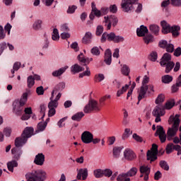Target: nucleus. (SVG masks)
<instances>
[{
  "mask_svg": "<svg viewBox=\"0 0 181 181\" xmlns=\"http://www.w3.org/2000/svg\"><path fill=\"white\" fill-rule=\"evenodd\" d=\"M129 88V85L126 84L124 86H123L120 90H118L117 92V97H121L124 93L127 92V90Z\"/></svg>",
  "mask_w": 181,
  "mask_h": 181,
  "instance_id": "obj_40",
  "label": "nucleus"
},
{
  "mask_svg": "<svg viewBox=\"0 0 181 181\" xmlns=\"http://www.w3.org/2000/svg\"><path fill=\"white\" fill-rule=\"evenodd\" d=\"M107 40L109 42H114V43H121L124 42L125 38L121 35H116L114 33H107Z\"/></svg>",
  "mask_w": 181,
  "mask_h": 181,
  "instance_id": "obj_10",
  "label": "nucleus"
},
{
  "mask_svg": "<svg viewBox=\"0 0 181 181\" xmlns=\"http://www.w3.org/2000/svg\"><path fill=\"white\" fill-rule=\"evenodd\" d=\"M60 35H59V30L54 28L52 33V40H59Z\"/></svg>",
  "mask_w": 181,
  "mask_h": 181,
  "instance_id": "obj_51",
  "label": "nucleus"
},
{
  "mask_svg": "<svg viewBox=\"0 0 181 181\" xmlns=\"http://www.w3.org/2000/svg\"><path fill=\"white\" fill-rule=\"evenodd\" d=\"M132 135V131H131V129L127 128L124 129V132L122 136V139H127L129 138V136Z\"/></svg>",
  "mask_w": 181,
  "mask_h": 181,
  "instance_id": "obj_42",
  "label": "nucleus"
},
{
  "mask_svg": "<svg viewBox=\"0 0 181 181\" xmlns=\"http://www.w3.org/2000/svg\"><path fill=\"white\" fill-rule=\"evenodd\" d=\"M132 138L133 139H134V141H136V142H144V139L141 136L138 135L136 133L133 134Z\"/></svg>",
  "mask_w": 181,
  "mask_h": 181,
  "instance_id": "obj_52",
  "label": "nucleus"
},
{
  "mask_svg": "<svg viewBox=\"0 0 181 181\" xmlns=\"http://www.w3.org/2000/svg\"><path fill=\"white\" fill-rule=\"evenodd\" d=\"M180 115H175V116L171 115L168 119V124L172 125V127L168 128L167 131V139L168 141H172V138L176 135L177 131H179V125L180 124Z\"/></svg>",
  "mask_w": 181,
  "mask_h": 181,
  "instance_id": "obj_2",
  "label": "nucleus"
},
{
  "mask_svg": "<svg viewBox=\"0 0 181 181\" xmlns=\"http://www.w3.org/2000/svg\"><path fill=\"white\" fill-rule=\"evenodd\" d=\"M40 114H42V119H43V118H45V115L46 114V105H40Z\"/></svg>",
  "mask_w": 181,
  "mask_h": 181,
  "instance_id": "obj_60",
  "label": "nucleus"
},
{
  "mask_svg": "<svg viewBox=\"0 0 181 181\" xmlns=\"http://www.w3.org/2000/svg\"><path fill=\"white\" fill-rule=\"evenodd\" d=\"M146 156L147 160H149L151 163H152V162H155V160L158 159V153H153L151 151H148Z\"/></svg>",
  "mask_w": 181,
  "mask_h": 181,
  "instance_id": "obj_24",
  "label": "nucleus"
},
{
  "mask_svg": "<svg viewBox=\"0 0 181 181\" xmlns=\"http://www.w3.org/2000/svg\"><path fill=\"white\" fill-rule=\"evenodd\" d=\"M33 28L35 30H39V29H40V28H42V20H37L34 23Z\"/></svg>",
  "mask_w": 181,
  "mask_h": 181,
  "instance_id": "obj_50",
  "label": "nucleus"
},
{
  "mask_svg": "<svg viewBox=\"0 0 181 181\" xmlns=\"http://www.w3.org/2000/svg\"><path fill=\"white\" fill-rule=\"evenodd\" d=\"M104 62L107 66L111 64V62H112V53L111 52V49H107L105 50Z\"/></svg>",
  "mask_w": 181,
  "mask_h": 181,
  "instance_id": "obj_19",
  "label": "nucleus"
},
{
  "mask_svg": "<svg viewBox=\"0 0 181 181\" xmlns=\"http://www.w3.org/2000/svg\"><path fill=\"white\" fill-rule=\"evenodd\" d=\"M93 175L96 179L103 177V173L102 169H96L93 171Z\"/></svg>",
  "mask_w": 181,
  "mask_h": 181,
  "instance_id": "obj_45",
  "label": "nucleus"
},
{
  "mask_svg": "<svg viewBox=\"0 0 181 181\" xmlns=\"http://www.w3.org/2000/svg\"><path fill=\"white\" fill-rule=\"evenodd\" d=\"M64 87H66V85L63 83H59L55 88L52 92V96L50 98V102L48 103V108H53L55 109L59 107V102H57L56 100H53L54 97V93L56 91H60L61 90H64Z\"/></svg>",
  "mask_w": 181,
  "mask_h": 181,
  "instance_id": "obj_6",
  "label": "nucleus"
},
{
  "mask_svg": "<svg viewBox=\"0 0 181 181\" xmlns=\"http://www.w3.org/2000/svg\"><path fill=\"white\" fill-rule=\"evenodd\" d=\"M124 158L127 160H132V159H134L135 158V154L132 150L126 148L124 151Z\"/></svg>",
  "mask_w": 181,
  "mask_h": 181,
  "instance_id": "obj_21",
  "label": "nucleus"
},
{
  "mask_svg": "<svg viewBox=\"0 0 181 181\" xmlns=\"http://www.w3.org/2000/svg\"><path fill=\"white\" fill-rule=\"evenodd\" d=\"M153 117H158L165 115V108L162 105H158L154 107L152 111Z\"/></svg>",
  "mask_w": 181,
  "mask_h": 181,
  "instance_id": "obj_12",
  "label": "nucleus"
},
{
  "mask_svg": "<svg viewBox=\"0 0 181 181\" xmlns=\"http://www.w3.org/2000/svg\"><path fill=\"white\" fill-rule=\"evenodd\" d=\"M105 26L107 28V30H110L111 29V25L115 28V25L118 23V18L115 16H105Z\"/></svg>",
  "mask_w": 181,
  "mask_h": 181,
  "instance_id": "obj_8",
  "label": "nucleus"
},
{
  "mask_svg": "<svg viewBox=\"0 0 181 181\" xmlns=\"http://www.w3.org/2000/svg\"><path fill=\"white\" fill-rule=\"evenodd\" d=\"M180 30V26L179 25H173L170 28V33H172L174 37H177L179 36V31Z\"/></svg>",
  "mask_w": 181,
  "mask_h": 181,
  "instance_id": "obj_31",
  "label": "nucleus"
},
{
  "mask_svg": "<svg viewBox=\"0 0 181 181\" xmlns=\"http://www.w3.org/2000/svg\"><path fill=\"white\" fill-rule=\"evenodd\" d=\"M33 127H26L21 134L24 138H25L28 141L30 136L33 135Z\"/></svg>",
  "mask_w": 181,
  "mask_h": 181,
  "instance_id": "obj_23",
  "label": "nucleus"
},
{
  "mask_svg": "<svg viewBox=\"0 0 181 181\" xmlns=\"http://www.w3.org/2000/svg\"><path fill=\"white\" fill-rule=\"evenodd\" d=\"M155 136H158L161 144H163L166 141V132H165L163 127L160 125L157 126Z\"/></svg>",
  "mask_w": 181,
  "mask_h": 181,
  "instance_id": "obj_9",
  "label": "nucleus"
},
{
  "mask_svg": "<svg viewBox=\"0 0 181 181\" xmlns=\"http://www.w3.org/2000/svg\"><path fill=\"white\" fill-rule=\"evenodd\" d=\"M160 25L162 28V33H163V35H168V33H170V28L172 26H170L168 22L163 21H161Z\"/></svg>",
  "mask_w": 181,
  "mask_h": 181,
  "instance_id": "obj_18",
  "label": "nucleus"
},
{
  "mask_svg": "<svg viewBox=\"0 0 181 181\" xmlns=\"http://www.w3.org/2000/svg\"><path fill=\"white\" fill-rule=\"evenodd\" d=\"M68 69H69V66H64L57 71H53L52 76L54 77H59V76H62V74H63V73H64Z\"/></svg>",
  "mask_w": 181,
  "mask_h": 181,
  "instance_id": "obj_28",
  "label": "nucleus"
},
{
  "mask_svg": "<svg viewBox=\"0 0 181 181\" xmlns=\"http://www.w3.org/2000/svg\"><path fill=\"white\" fill-rule=\"evenodd\" d=\"M11 153L13 155V159H16V160H19L22 153H23V151H22V148L14 147L11 149Z\"/></svg>",
  "mask_w": 181,
  "mask_h": 181,
  "instance_id": "obj_14",
  "label": "nucleus"
},
{
  "mask_svg": "<svg viewBox=\"0 0 181 181\" xmlns=\"http://www.w3.org/2000/svg\"><path fill=\"white\" fill-rule=\"evenodd\" d=\"M180 148V145H175L173 144V143H170L167 145L165 148V152L168 155H169L170 153H172L173 151H179Z\"/></svg>",
  "mask_w": 181,
  "mask_h": 181,
  "instance_id": "obj_16",
  "label": "nucleus"
},
{
  "mask_svg": "<svg viewBox=\"0 0 181 181\" xmlns=\"http://www.w3.org/2000/svg\"><path fill=\"white\" fill-rule=\"evenodd\" d=\"M71 71L73 74L80 73V71H84V67L81 66L78 64H75L71 67Z\"/></svg>",
  "mask_w": 181,
  "mask_h": 181,
  "instance_id": "obj_26",
  "label": "nucleus"
},
{
  "mask_svg": "<svg viewBox=\"0 0 181 181\" xmlns=\"http://www.w3.org/2000/svg\"><path fill=\"white\" fill-rule=\"evenodd\" d=\"M37 95H43L45 94V88L43 86H39L36 88Z\"/></svg>",
  "mask_w": 181,
  "mask_h": 181,
  "instance_id": "obj_58",
  "label": "nucleus"
},
{
  "mask_svg": "<svg viewBox=\"0 0 181 181\" xmlns=\"http://www.w3.org/2000/svg\"><path fill=\"white\" fill-rule=\"evenodd\" d=\"M91 39H93V34L91 33L88 32L85 34V36L82 39V42L84 45H87L91 42Z\"/></svg>",
  "mask_w": 181,
  "mask_h": 181,
  "instance_id": "obj_29",
  "label": "nucleus"
},
{
  "mask_svg": "<svg viewBox=\"0 0 181 181\" xmlns=\"http://www.w3.org/2000/svg\"><path fill=\"white\" fill-rule=\"evenodd\" d=\"M173 6H181V0H171Z\"/></svg>",
  "mask_w": 181,
  "mask_h": 181,
  "instance_id": "obj_64",
  "label": "nucleus"
},
{
  "mask_svg": "<svg viewBox=\"0 0 181 181\" xmlns=\"http://www.w3.org/2000/svg\"><path fill=\"white\" fill-rule=\"evenodd\" d=\"M175 104L176 101H175V99H170L165 103V106L163 107L164 110H172Z\"/></svg>",
  "mask_w": 181,
  "mask_h": 181,
  "instance_id": "obj_30",
  "label": "nucleus"
},
{
  "mask_svg": "<svg viewBox=\"0 0 181 181\" xmlns=\"http://www.w3.org/2000/svg\"><path fill=\"white\" fill-rule=\"evenodd\" d=\"M129 67L127 65H124L122 68V73L124 76H129Z\"/></svg>",
  "mask_w": 181,
  "mask_h": 181,
  "instance_id": "obj_55",
  "label": "nucleus"
},
{
  "mask_svg": "<svg viewBox=\"0 0 181 181\" xmlns=\"http://www.w3.org/2000/svg\"><path fill=\"white\" fill-rule=\"evenodd\" d=\"M76 9H77V6H69L67 10V13H74V12H76Z\"/></svg>",
  "mask_w": 181,
  "mask_h": 181,
  "instance_id": "obj_63",
  "label": "nucleus"
},
{
  "mask_svg": "<svg viewBox=\"0 0 181 181\" xmlns=\"http://www.w3.org/2000/svg\"><path fill=\"white\" fill-rule=\"evenodd\" d=\"M150 60L151 62H155L158 60V53L156 52H153L150 54Z\"/></svg>",
  "mask_w": 181,
  "mask_h": 181,
  "instance_id": "obj_61",
  "label": "nucleus"
},
{
  "mask_svg": "<svg viewBox=\"0 0 181 181\" xmlns=\"http://www.w3.org/2000/svg\"><path fill=\"white\" fill-rule=\"evenodd\" d=\"M160 64L161 67H165V73L168 74L174 69V71H179L180 69V62H175L172 61V57L169 53H165L160 59Z\"/></svg>",
  "mask_w": 181,
  "mask_h": 181,
  "instance_id": "obj_1",
  "label": "nucleus"
},
{
  "mask_svg": "<svg viewBox=\"0 0 181 181\" xmlns=\"http://www.w3.org/2000/svg\"><path fill=\"white\" fill-rule=\"evenodd\" d=\"M140 173L144 175H149L151 173V168L148 166L142 165L140 167Z\"/></svg>",
  "mask_w": 181,
  "mask_h": 181,
  "instance_id": "obj_46",
  "label": "nucleus"
},
{
  "mask_svg": "<svg viewBox=\"0 0 181 181\" xmlns=\"http://www.w3.org/2000/svg\"><path fill=\"white\" fill-rule=\"evenodd\" d=\"M81 176L82 180H86V179H87V176H88V170H87V168H81L79 170L77 175V179L78 180H81Z\"/></svg>",
  "mask_w": 181,
  "mask_h": 181,
  "instance_id": "obj_22",
  "label": "nucleus"
},
{
  "mask_svg": "<svg viewBox=\"0 0 181 181\" xmlns=\"http://www.w3.org/2000/svg\"><path fill=\"white\" fill-rule=\"evenodd\" d=\"M83 117H84V112H78L71 117V119L73 121H76L77 122H79V121H81V119H83Z\"/></svg>",
  "mask_w": 181,
  "mask_h": 181,
  "instance_id": "obj_32",
  "label": "nucleus"
},
{
  "mask_svg": "<svg viewBox=\"0 0 181 181\" xmlns=\"http://www.w3.org/2000/svg\"><path fill=\"white\" fill-rule=\"evenodd\" d=\"M143 40L146 45H149V43H153V35H147L144 37Z\"/></svg>",
  "mask_w": 181,
  "mask_h": 181,
  "instance_id": "obj_38",
  "label": "nucleus"
},
{
  "mask_svg": "<svg viewBox=\"0 0 181 181\" xmlns=\"http://www.w3.org/2000/svg\"><path fill=\"white\" fill-rule=\"evenodd\" d=\"M91 76V71H90V68L86 66V70L83 73L79 74V78H83V77H90Z\"/></svg>",
  "mask_w": 181,
  "mask_h": 181,
  "instance_id": "obj_41",
  "label": "nucleus"
},
{
  "mask_svg": "<svg viewBox=\"0 0 181 181\" xmlns=\"http://www.w3.org/2000/svg\"><path fill=\"white\" fill-rule=\"evenodd\" d=\"M101 11L98 10V9H95L93 10L89 16V18L91 21H93L95 18V16H96L97 18H100V16H101Z\"/></svg>",
  "mask_w": 181,
  "mask_h": 181,
  "instance_id": "obj_34",
  "label": "nucleus"
},
{
  "mask_svg": "<svg viewBox=\"0 0 181 181\" xmlns=\"http://www.w3.org/2000/svg\"><path fill=\"white\" fill-rule=\"evenodd\" d=\"M28 101V93H24L19 100L13 103V112L16 115H21L23 112V107Z\"/></svg>",
  "mask_w": 181,
  "mask_h": 181,
  "instance_id": "obj_5",
  "label": "nucleus"
},
{
  "mask_svg": "<svg viewBox=\"0 0 181 181\" xmlns=\"http://www.w3.org/2000/svg\"><path fill=\"white\" fill-rule=\"evenodd\" d=\"M159 47H161V49H166V47L168 46V41L165 40H162L158 43Z\"/></svg>",
  "mask_w": 181,
  "mask_h": 181,
  "instance_id": "obj_59",
  "label": "nucleus"
},
{
  "mask_svg": "<svg viewBox=\"0 0 181 181\" xmlns=\"http://www.w3.org/2000/svg\"><path fill=\"white\" fill-rule=\"evenodd\" d=\"M26 142H28V140L26 139V138L23 137V136L21 135V136L17 137L15 139L14 144H15L16 148H22V146H23L25 144H26Z\"/></svg>",
  "mask_w": 181,
  "mask_h": 181,
  "instance_id": "obj_15",
  "label": "nucleus"
},
{
  "mask_svg": "<svg viewBox=\"0 0 181 181\" xmlns=\"http://www.w3.org/2000/svg\"><path fill=\"white\" fill-rule=\"evenodd\" d=\"M27 181H45L47 179V173L43 170H34L25 174Z\"/></svg>",
  "mask_w": 181,
  "mask_h": 181,
  "instance_id": "obj_4",
  "label": "nucleus"
},
{
  "mask_svg": "<svg viewBox=\"0 0 181 181\" xmlns=\"http://www.w3.org/2000/svg\"><path fill=\"white\" fill-rule=\"evenodd\" d=\"M103 176L106 177H110L112 175V171L110 169L103 170Z\"/></svg>",
  "mask_w": 181,
  "mask_h": 181,
  "instance_id": "obj_57",
  "label": "nucleus"
},
{
  "mask_svg": "<svg viewBox=\"0 0 181 181\" xmlns=\"http://www.w3.org/2000/svg\"><path fill=\"white\" fill-rule=\"evenodd\" d=\"M7 167L10 172H13V168H18V162L13 160L7 163Z\"/></svg>",
  "mask_w": 181,
  "mask_h": 181,
  "instance_id": "obj_36",
  "label": "nucleus"
},
{
  "mask_svg": "<svg viewBox=\"0 0 181 181\" xmlns=\"http://www.w3.org/2000/svg\"><path fill=\"white\" fill-rule=\"evenodd\" d=\"M67 118V117H65L59 120V122H57L59 128H63V127H64L65 124H63V122H64V121H66Z\"/></svg>",
  "mask_w": 181,
  "mask_h": 181,
  "instance_id": "obj_62",
  "label": "nucleus"
},
{
  "mask_svg": "<svg viewBox=\"0 0 181 181\" xmlns=\"http://www.w3.org/2000/svg\"><path fill=\"white\" fill-rule=\"evenodd\" d=\"M94 134L88 131H85L81 136V139L83 144H91Z\"/></svg>",
  "mask_w": 181,
  "mask_h": 181,
  "instance_id": "obj_11",
  "label": "nucleus"
},
{
  "mask_svg": "<svg viewBox=\"0 0 181 181\" xmlns=\"http://www.w3.org/2000/svg\"><path fill=\"white\" fill-rule=\"evenodd\" d=\"M122 149H124L123 146H116L113 148L112 150V153H113V158H115V159H118V158H119V156L121 155V151H122Z\"/></svg>",
  "mask_w": 181,
  "mask_h": 181,
  "instance_id": "obj_27",
  "label": "nucleus"
},
{
  "mask_svg": "<svg viewBox=\"0 0 181 181\" xmlns=\"http://www.w3.org/2000/svg\"><path fill=\"white\" fill-rule=\"evenodd\" d=\"M121 8L124 12H131L135 11L136 13H139L142 11V4H138V0H122Z\"/></svg>",
  "mask_w": 181,
  "mask_h": 181,
  "instance_id": "obj_3",
  "label": "nucleus"
},
{
  "mask_svg": "<svg viewBox=\"0 0 181 181\" xmlns=\"http://www.w3.org/2000/svg\"><path fill=\"white\" fill-rule=\"evenodd\" d=\"M101 108L98 106V103L93 99H91L88 101V104L83 107V112L85 114H90L93 111L98 112L100 111Z\"/></svg>",
  "mask_w": 181,
  "mask_h": 181,
  "instance_id": "obj_7",
  "label": "nucleus"
},
{
  "mask_svg": "<svg viewBox=\"0 0 181 181\" xmlns=\"http://www.w3.org/2000/svg\"><path fill=\"white\" fill-rule=\"evenodd\" d=\"M78 59L81 63H83L84 64H88L90 62H93V58H86L83 52H81L80 54L78 55Z\"/></svg>",
  "mask_w": 181,
  "mask_h": 181,
  "instance_id": "obj_25",
  "label": "nucleus"
},
{
  "mask_svg": "<svg viewBox=\"0 0 181 181\" xmlns=\"http://www.w3.org/2000/svg\"><path fill=\"white\" fill-rule=\"evenodd\" d=\"M137 173L138 169L135 167H133L127 173H126V175L127 177H132L133 176H135V175H136Z\"/></svg>",
  "mask_w": 181,
  "mask_h": 181,
  "instance_id": "obj_39",
  "label": "nucleus"
},
{
  "mask_svg": "<svg viewBox=\"0 0 181 181\" xmlns=\"http://www.w3.org/2000/svg\"><path fill=\"white\" fill-rule=\"evenodd\" d=\"M165 101V95L163 94H160L158 95L157 98L156 99V104L160 105L162 104Z\"/></svg>",
  "mask_w": 181,
  "mask_h": 181,
  "instance_id": "obj_49",
  "label": "nucleus"
},
{
  "mask_svg": "<svg viewBox=\"0 0 181 181\" xmlns=\"http://www.w3.org/2000/svg\"><path fill=\"white\" fill-rule=\"evenodd\" d=\"M123 122L122 124L123 125H127L128 124V111L126 110V109H123Z\"/></svg>",
  "mask_w": 181,
  "mask_h": 181,
  "instance_id": "obj_43",
  "label": "nucleus"
},
{
  "mask_svg": "<svg viewBox=\"0 0 181 181\" xmlns=\"http://www.w3.org/2000/svg\"><path fill=\"white\" fill-rule=\"evenodd\" d=\"M104 32V28L103 25H98L96 28V35L97 36H101L103 35V33Z\"/></svg>",
  "mask_w": 181,
  "mask_h": 181,
  "instance_id": "obj_56",
  "label": "nucleus"
},
{
  "mask_svg": "<svg viewBox=\"0 0 181 181\" xmlns=\"http://www.w3.org/2000/svg\"><path fill=\"white\" fill-rule=\"evenodd\" d=\"M148 28L144 25H141L140 28L136 29V35L139 37H142L148 33Z\"/></svg>",
  "mask_w": 181,
  "mask_h": 181,
  "instance_id": "obj_20",
  "label": "nucleus"
},
{
  "mask_svg": "<svg viewBox=\"0 0 181 181\" xmlns=\"http://www.w3.org/2000/svg\"><path fill=\"white\" fill-rule=\"evenodd\" d=\"M161 81L164 84H169L173 81V76L170 75H164L161 77Z\"/></svg>",
  "mask_w": 181,
  "mask_h": 181,
  "instance_id": "obj_33",
  "label": "nucleus"
},
{
  "mask_svg": "<svg viewBox=\"0 0 181 181\" xmlns=\"http://www.w3.org/2000/svg\"><path fill=\"white\" fill-rule=\"evenodd\" d=\"M148 86H141L140 90L138 92L139 95H138V102H137V105H139V101L141 100H143V98H145L146 95V91H148Z\"/></svg>",
  "mask_w": 181,
  "mask_h": 181,
  "instance_id": "obj_17",
  "label": "nucleus"
},
{
  "mask_svg": "<svg viewBox=\"0 0 181 181\" xmlns=\"http://www.w3.org/2000/svg\"><path fill=\"white\" fill-rule=\"evenodd\" d=\"M90 53L93 54V56H100L101 52L100 51V47H93L90 49Z\"/></svg>",
  "mask_w": 181,
  "mask_h": 181,
  "instance_id": "obj_48",
  "label": "nucleus"
},
{
  "mask_svg": "<svg viewBox=\"0 0 181 181\" xmlns=\"http://www.w3.org/2000/svg\"><path fill=\"white\" fill-rule=\"evenodd\" d=\"M149 30H151V33H153V35L158 36L159 33V25L156 24H151L149 26Z\"/></svg>",
  "mask_w": 181,
  "mask_h": 181,
  "instance_id": "obj_37",
  "label": "nucleus"
},
{
  "mask_svg": "<svg viewBox=\"0 0 181 181\" xmlns=\"http://www.w3.org/2000/svg\"><path fill=\"white\" fill-rule=\"evenodd\" d=\"M165 50L168 53H173V52H175V45H173V44H167Z\"/></svg>",
  "mask_w": 181,
  "mask_h": 181,
  "instance_id": "obj_53",
  "label": "nucleus"
},
{
  "mask_svg": "<svg viewBox=\"0 0 181 181\" xmlns=\"http://www.w3.org/2000/svg\"><path fill=\"white\" fill-rule=\"evenodd\" d=\"M46 127H47V122L38 123L37 129L35 131L36 134L43 132L44 129H46Z\"/></svg>",
  "mask_w": 181,
  "mask_h": 181,
  "instance_id": "obj_35",
  "label": "nucleus"
},
{
  "mask_svg": "<svg viewBox=\"0 0 181 181\" xmlns=\"http://www.w3.org/2000/svg\"><path fill=\"white\" fill-rule=\"evenodd\" d=\"M45 154H43V153L37 154L33 161L35 165H37V166H43V165H45Z\"/></svg>",
  "mask_w": 181,
  "mask_h": 181,
  "instance_id": "obj_13",
  "label": "nucleus"
},
{
  "mask_svg": "<svg viewBox=\"0 0 181 181\" xmlns=\"http://www.w3.org/2000/svg\"><path fill=\"white\" fill-rule=\"evenodd\" d=\"M28 87L29 88H32L33 86H35V78H33V76H29L27 79Z\"/></svg>",
  "mask_w": 181,
  "mask_h": 181,
  "instance_id": "obj_47",
  "label": "nucleus"
},
{
  "mask_svg": "<svg viewBox=\"0 0 181 181\" xmlns=\"http://www.w3.org/2000/svg\"><path fill=\"white\" fill-rule=\"evenodd\" d=\"M21 69V62H15L11 69V74H13L12 77H15V71H18Z\"/></svg>",
  "mask_w": 181,
  "mask_h": 181,
  "instance_id": "obj_44",
  "label": "nucleus"
},
{
  "mask_svg": "<svg viewBox=\"0 0 181 181\" xmlns=\"http://www.w3.org/2000/svg\"><path fill=\"white\" fill-rule=\"evenodd\" d=\"M160 166L162 169H164V170H169V165H168L165 160L160 161Z\"/></svg>",
  "mask_w": 181,
  "mask_h": 181,
  "instance_id": "obj_54",
  "label": "nucleus"
}]
</instances>
